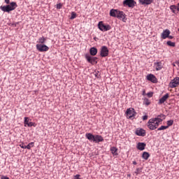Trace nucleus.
Instances as JSON below:
<instances>
[{
    "label": "nucleus",
    "instance_id": "nucleus-1",
    "mask_svg": "<svg viewBox=\"0 0 179 179\" xmlns=\"http://www.w3.org/2000/svg\"><path fill=\"white\" fill-rule=\"evenodd\" d=\"M6 6H1L0 9L3 12H6L7 13H10L12 10H15L17 7V4L16 2L12 1L10 3V0H4Z\"/></svg>",
    "mask_w": 179,
    "mask_h": 179
},
{
    "label": "nucleus",
    "instance_id": "nucleus-2",
    "mask_svg": "<svg viewBox=\"0 0 179 179\" xmlns=\"http://www.w3.org/2000/svg\"><path fill=\"white\" fill-rule=\"evenodd\" d=\"M162 122L163 119L152 118L148 122L147 125L150 131H155V129H157L160 122Z\"/></svg>",
    "mask_w": 179,
    "mask_h": 179
},
{
    "label": "nucleus",
    "instance_id": "nucleus-3",
    "mask_svg": "<svg viewBox=\"0 0 179 179\" xmlns=\"http://www.w3.org/2000/svg\"><path fill=\"white\" fill-rule=\"evenodd\" d=\"M98 28L101 31H108V30H111V26L110 24H104L102 21L99 22Z\"/></svg>",
    "mask_w": 179,
    "mask_h": 179
},
{
    "label": "nucleus",
    "instance_id": "nucleus-4",
    "mask_svg": "<svg viewBox=\"0 0 179 179\" xmlns=\"http://www.w3.org/2000/svg\"><path fill=\"white\" fill-rule=\"evenodd\" d=\"M126 115L127 118L129 120L134 118L135 115H136V111H135V109L134 108H127L126 110Z\"/></svg>",
    "mask_w": 179,
    "mask_h": 179
},
{
    "label": "nucleus",
    "instance_id": "nucleus-5",
    "mask_svg": "<svg viewBox=\"0 0 179 179\" xmlns=\"http://www.w3.org/2000/svg\"><path fill=\"white\" fill-rule=\"evenodd\" d=\"M85 59L87 62L92 64V65H96L97 64L98 58L96 57L90 56V55H85Z\"/></svg>",
    "mask_w": 179,
    "mask_h": 179
},
{
    "label": "nucleus",
    "instance_id": "nucleus-6",
    "mask_svg": "<svg viewBox=\"0 0 179 179\" xmlns=\"http://www.w3.org/2000/svg\"><path fill=\"white\" fill-rule=\"evenodd\" d=\"M178 85H179V77H176L169 83V85L171 89H174V87H177V86Z\"/></svg>",
    "mask_w": 179,
    "mask_h": 179
},
{
    "label": "nucleus",
    "instance_id": "nucleus-7",
    "mask_svg": "<svg viewBox=\"0 0 179 179\" xmlns=\"http://www.w3.org/2000/svg\"><path fill=\"white\" fill-rule=\"evenodd\" d=\"M36 50L40 51V52H44L45 51H48V50H50V48H48V46H47L46 45L37 44Z\"/></svg>",
    "mask_w": 179,
    "mask_h": 179
},
{
    "label": "nucleus",
    "instance_id": "nucleus-8",
    "mask_svg": "<svg viewBox=\"0 0 179 179\" xmlns=\"http://www.w3.org/2000/svg\"><path fill=\"white\" fill-rule=\"evenodd\" d=\"M108 48L107 46H102L101 48L100 55L102 57H108Z\"/></svg>",
    "mask_w": 179,
    "mask_h": 179
},
{
    "label": "nucleus",
    "instance_id": "nucleus-9",
    "mask_svg": "<svg viewBox=\"0 0 179 179\" xmlns=\"http://www.w3.org/2000/svg\"><path fill=\"white\" fill-rule=\"evenodd\" d=\"M136 3V2L134 0H124L123 1V5H126L127 6H129V8H134Z\"/></svg>",
    "mask_w": 179,
    "mask_h": 179
},
{
    "label": "nucleus",
    "instance_id": "nucleus-10",
    "mask_svg": "<svg viewBox=\"0 0 179 179\" xmlns=\"http://www.w3.org/2000/svg\"><path fill=\"white\" fill-rule=\"evenodd\" d=\"M116 17H117V19H122L123 22H125V20H127V15L124 13H123V11L117 10Z\"/></svg>",
    "mask_w": 179,
    "mask_h": 179
},
{
    "label": "nucleus",
    "instance_id": "nucleus-11",
    "mask_svg": "<svg viewBox=\"0 0 179 179\" xmlns=\"http://www.w3.org/2000/svg\"><path fill=\"white\" fill-rule=\"evenodd\" d=\"M135 134L138 136H145L146 135V131L143 129H137Z\"/></svg>",
    "mask_w": 179,
    "mask_h": 179
},
{
    "label": "nucleus",
    "instance_id": "nucleus-12",
    "mask_svg": "<svg viewBox=\"0 0 179 179\" xmlns=\"http://www.w3.org/2000/svg\"><path fill=\"white\" fill-rule=\"evenodd\" d=\"M147 80H150V82H152V83H157V78H156V76H155L153 74H148L147 76Z\"/></svg>",
    "mask_w": 179,
    "mask_h": 179
},
{
    "label": "nucleus",
    "instance_id": "nucleus-13",
    "mask_svg": "<svg viewBox=\"0 0 179 179\" xmlns=\"http://www.w3.org/2000/svg\"><path fill=\"white\" fill-rule=\"evenodd\" d=\"M100 142H104V138L100 135H95L94 138V143H100Z\"/></svg>",
    "mask_w": 179,
    "mask_h": 179
},
{
    "label": "nucleus",
    "instance_id": "nucleus-14",
    "mask_svg": "<svg viewBox=\"0 0 179 179\" xmlns=\"http://www.w3.org/2000/svg\"><path fill=\"white\" fill-rule=\"evenodd\" d=\"M170 33L171 32L169 29L164 30L162 34V38H163L164 40H166V38H167L169 36H170Z\"/></svg>",
    "mask_w": 179,
    "mask_h": 179
},
{
    "label": "nucleus",
    "instance_id": "nucleus-15",
    "mask_svg": "<svg viewBox=\"0 0 179 179\" xmlns=\"http://www.w3.org/2000/svg\"><path fill=\"white\" fill-rule=\"evenodd\" d=\"M155 0H138L141 5H150Z\"/></svg>",
    "mask_w": 179,
    "mask_h": 179
},
{
    "label": "nucleus",
    "instance_id": "nucleus-16",
    "mask_svg": "<svg viewBox=\"0 0 179 179\" xmlns=\"http://www.w3.org/2000/svg\"><path fill=\"white\" fill-rule=\"evenodd\" d=\"M169 97H170V95L169 93H166L159 99L158 104H163V103H164V101H166Z\"/></svg>",
    "mask_w": 179,
    "mask_h": 179
},
{
    "label": "nucleus",
    "instance_id": "nucleus-17",
    "mask_svg": "<svg viewBox=\"0 0 179 179\" xmlns=\"http://www.w3.org/2000/svg\"><path fill=\"white\" fill-rule=\"evenodd\" d=\"M94 136L95 135H93L92 133H87L85 134V138L90 142H94Z\"/></svg>",
    "mask_w": 179,
    "mask_h": 179
},
{
    "label": "nucleus",
    "instance_id": "nucleus-18",
    "mask_svg": "<svg viewBox=\"0 0 179 179\" xmlns=\"http://www.w3.org/2000/svg\"><path fill=\"white\" fill-rule=\"evenodd\" d=\"M145 147L146 143H138L137 145V149H138V150H145Z\"/></svg>",
    "mask_w": 179,
    "mask_h": 179
},
{
    "label": "nucleus",
    "instance_id": "nucleus-19",
    "mask_svg": "<svg viewBox=\"0 0 179 179\" xmlns=\"http://www.w3.org/2000/svg\"><path fill=\"white\" fill-rule=\"evenodd\" d=\"M90 55H92V57H94V55H97V48L92 47L90 50Z\"/></svg>",
    "mask_w": 179,
    "mask_h": 179
},
{
    "label": "nucleus",
    "instance_id": "nucleus-20",
    "mask_svg": "<svg viewBox=\"0 0 179 179\" xmlns=\"http://www.w3.org/2000/svg\"><path fill=\"white\" fill-rule=\"evenodd\" d=\"M155 65L156 66V71H160L163 68L162 62H157L155 63Z\"/></svg>",
    "mask_w": 179,
    "mask_h": 179
},
{
    "label": "nucleus",
    "instance_id": "nucleus-21",
    "mask_svg": "<svg viewBox=\"0 0 179 179\" xmlns=\"http://www.w3.org/2000/svg\"><path fill=\"white\" fill-rule=\"evenodd\" d=\"M117 13L118 10L111 9L110 11V15L112 16V17H117Z\"/></svg>",
    "mask_w": 179,
    "mask_h": 179
},
{
    "label": "nucleus",
    "instance_id": "nucleus-22",
    "mask_svg": "<svg viewBox=\"0 0 179 179\" xmlns=\"http://www.w3.org/2000/svg\"><path fill=\"white\" fill-rule=\"evenodd\" d=\"M45 41H47V38H45L44 36H42L38 39V43H40V44H44Z\"/></svg>",
    "mask_w": 179,
    "mask_h": 179
},
{
    "label": "nucleus",
    "instance_id": "nucleus-23",
    "mask_svg": "<svg viewBox=\"0 0 179 179\" xmlns=\"http://www.w3.org/2000/svg\"><path fill=\"white\" fill-rule=\"evenodd\" d=\"M143 170V168H137L136 169V171H134V174H136V176H138V174H141V171Z\"/></svg>",
    "mask_w": 179,
    "mask_h": 179
},
{
    "label": "nucleus",
    "instance_id": "nucleus-24",
    "mask_svg": "<svg viewBox=\"0 0 179 179\" xmlns=\"http://www.w3.org/2000/svg\"><path fill=\"white\" fill-rule=\"evenodd\" d=\"M167 45H169V47H176V43L172 42L171 41H168L166 42Z\"/></svg>",
    "mask_w": 179,
    "mask_h": 179
},
{
    "label": "nucleus",
    "instance_id": "nucleus-25",
    "mask_svg": "<svg viewBox=\"0 0 179 179\" xmlns=\"http://www.w3.org/2000/svg\"><path fill=\"white\" fill-rule=\"evenodd\" d=\"M171 10H172L173 13H176V10H177V6L172 5L170 6Z\"/></svg>",
    "mask_w": 179,
    "mask_h": 179
},
{
    "label": "nucleus",
    "instance_id": "nucleus-26",
    "mask_svg": "<svg viewBox=\"0 0 179 179\" xmlns=\"http://www.w3.org/2000/svg\"><path fill=\"white\" fill-rule=\"evenodd\" d=\"M143 104H145V106H149V105H150V101H149V99L148 98H145L144 99Z\"/></svg>",
    "mask_w": 179,
    "mask_h": 179
},
{
    "label": "nucleus",
    "instance_id": "nucleus-27",
    "mask_svg": "<svg viewBox=\"0 0 179 179\" xmlns=\"http://www.w3.org/2000/svg\"><path fill=\"white\" fill-rule=\"evenodd\" d=\"M173 124H174V120H168L166 127H168V128H169V127H171V125H173Z\"/></svg>",
    "mask_w": 179,
    "mask_h": 179
},
{
    "label": "nucleus",
    "instance_id": "nucleus-28",
    "mask_svg": "<svg viewBox=\"0 0 179 179\" xmlns=\"http://www.w3.org/2000/svg\"><path fill=\"white\" fill-rule=\"evenodd\" d=\"M167 128H169V126H161L157 129V131H164V129H167Z\"/></svg>",
    "mask_w": 179,
    "mask_h": 179
},
{
    "label": "nucleus",
    "instance_id": "nucleus-29",
    "mask_svg": "<svg viewBox=\"0 0 179 179\" xmlns=\"http://www.w3.org/2000/svg\"><path fill=\"white\" fill-rule=\"evenodd\" d=\"M155 118H159V120H166V116L164 114H160L159 115L157 116V117Z\"/></svg>",
    "mask_w": 179,
    "mask_h": 179
},
{
    "label": "nucleus",
    "instance_id": "nucleus-30",
    "mask_svg": "<svg viewBox=\"0 0 179 179\" xmlns=\"http://www.w3.org/2000/svg\"><path fill=\"white\" fill-rule=\"evenodd\" d=\"M33 146H34V143L31 142L29 143L27 145V149H31V148H33Z\"/></svg>",
    "mask_w": 179,
    "mask_h": 179
},
{
    "label": "nucleus",
    "instance_id": "nucleus-31",
    "mask_svg": "<svg viewBox=\"0 0 179 179\" xmlns=\"http://www.w3.org/2000/svg\"><path fill=\"white\" fill-rule=\"evenodd\" d=\"M110 150H111L113 155H117V150L116 148L113 147V148L110 149Z\"/></svg>",
    "mask_w": 179,
    "mask_h": 179
},
{
    "label": "nucleus",
    "instance_id": "nucleus-32",
    "mask_svg": "<svg viewBox=\"0 0 179 179\" xmlns=\"http://www.w3.org/2000/svg\"><path fill=\"white\" fill-rule=\"evenodd\" d=\"M76 17V13L75 12H72L71 13V16L70 17V19L71 20H73V19H75Z\"/></svg>",
    "mask_w": 179,
    "mask_h": 179
},
{
    "label": "nucleus",
    "instance_id": "nucleus-33",
    "mask_svg": "<svg viewBox=\"0 0 179 179\" xmlns=\"http://www.w3.org/2000/svg\"><path fill=\"white\" fill-rule=\"evenodd\" d=\"M94 76L99 79L100 78V72L99 71H95Z\"/></svg>",
    "mask_w": 179,
    "mask_h": 179
},
{
    "label": "nucleus",
    "instance_id": "nucleus-34",
    "mask_svg": "<svg viewBox=\"0 0 179 179\" xmlns=\"http://www.w3.org/2000/svg\"><path fill=\"white\" fill-rule=\"evenodd\" d=\"M150 155H149V152H144L142 155V157H149Z\"/></svg>",
    "mask_w": 179,
    "mask_h": 179
},
{
    "label": "nucleus",
    "instance_id": "nucleus-35",
    "mask_svg": "<svg viewBox=\"0 0 179 179\" xmlns=\"http://www.w3.org/2000/svg\"><path fill=\"white\" fill-rule=\"evenodd\" d=\"M24 124L25 125H27V124H29V117H24Z\"/></svg>",
    "mask_w": 179,
    "mask_h": 179
},
{
    "label": "nucleus",
    "instance_id": "nucleus-36",
    "mask_svg": "<svg viewBox=\"0 0 179 179\" xmlns=\"http://www.w3.org/2000/svg\"><path fill=\"white\" fill-rule=\"evenodd\" d=\"M148 97H153V92H150L147 93Z\"/></svg>",
    "mask_w": 179,
    "mask_h": 179
},
{
    "label": "nucleus",
    "instance_id": "nucleus-37",
    "mask_svg": "<svg viewBox=\"0 0 179 179\" xmlns=\"http://www.w3.org/2000/svg\"><path fill=\"white\" fill-rule=\"evenodd\" d=\"M20 148H22V149H27V145H26V144H24V143H21V144L20 145Z\"/></svg>",
    "mask_w": 179,
    "mask_h": 179
},
{
    "label": "nucleus",
    "instance_id": "nucleus-38",
    "mask_svg": "<svg viewBox=\"0 0 179 179\" xmlns=\"http://www.w3.org/2000/svg\"><path fill=\"white\" fill-rule=\"evenodd\" d=\"M27 125V127H33V125H34V123L31 122H28V124Z\"/></svg>",
    "mask_w": 179,
    "mask_h": 179
},
{
    "label": "nucleus",
    "instance_id": "nucleus-39",
    "mask_svg": "<svg viewBox=\"0 0 179 179\" xmlns=\"http://www.w3.org/2000/svg\"><path fill=\"white\" fill-rule=\"evenodd\" d=\"M62 8V3H59L57 5V9H61Z\"/></svg>",
    "mask_w": 179,
    "mask_h": 179
},
{
    "label": "nucleus",
    "instance_id": "nucleus-40",
    "mask_svg": "<svg viewBox=\"0 0 179 179\" xmlns=\"http://www.w3.org/2000/svg\"><path fill=\"white\" fill-rule=\"evenodd\" d=\"M148 120V115L143 116V121H146Z\"/></svg>",
    "mask_w": 179,
    "mask_h": 179
},
{
    "label": "nucleus",
    "instance_id": "nucleus-41",
    "mask_svg": "<svg viewBox=\"0 0 179 179\" xmlns=\"http://www.w3.org/2000/svg\"><path fill=\"white\" fill-rule=\"evenodd\" d=\"M1 179H9V178L8 176H3Z\"/></svg>",
    "mask_w": 179,
    "mask_h": 179
},
{
    "label": "nucleus",
    "instance_id": "nucleus-42",
    "mask_svg": "<svg viewBox=\"0 0 179 179\" xmlns=\"http://www.w3.org/2000/svg\"><path fill=\"white\" fill-rule=\"evenodd\" d=\"M167 38H170V40L174 38V37L173 36H170L169 35V36L167 37Z\"/></svg>",
    "mask_w": 179,
    "mask_h": 179
},
{
    "label": "nucleus",
    "instance_id": "nucleus-43",
    "mask_svg": "<svg viewBox=\"0 0 179 179\" xmlns=\"http://www.w3.org/2000/svg\"><path fill=\"white\" fill-rule=\"evenodd\" d=\"M143 96H146V92L145 90L143 91Z\"/></svg>",
    "mask_w": 179,
    "mask_h": 179
},
{
    "label": "nucleus",
    "instance_id": "nucleus-44",
    "mask_svg": "<svg viewBox=\"0 0 179 179\" xmlns=\"http://www.w3.org/2000/svg\"><path fill=\"white\" fill-rule=\"evenodd\" d=\"M177 10L179 12V3H178Z\"/></svg>",
    "mask_w": 179,
    "mask_h": 179
},
{
    "label": "nucleus",
    "instance_id": "nucleus-45",
    "mask_svg": "<svg viewBox=\"0 0 179 179\" xmlns=\"http://www.w3.org/2000/svg\"><path fill=\"white\" fill-rule=\"evenodd\" d=\"M133 164L136 165L137 164L136 161H134Z\"/></svg>",
    "mask_w": 179,
    "mask_h": 179
},
{
    "label": "nucleus",
    "instance_id": "nucleus-46",
    "mask_svg": "<svg viewBox=\"0 0 179 179\" xmlns=\"http://www.w3.org/2000/svg\"><path fill=\"white\" fill-rule=\"evenodd\" d=\"M176 65H178V66H179V61L176 62Z\"/></svg>",
    "mask_w": 179,
    "mask_h": 179
},
{
    "label": "nucleus",
    "instance_id": "nucleus-47",
    "mask_svg": "<svg viewBox=\"0 0 179 179\" xmlns=\"http://www.w3.org/2000/svg\"><path fill=\"white\" fill-rule=\"evenodd\" d=\"M143 159H144L145 160H148V157H144Z\"/></svg>",
    "mask_w": 179,
    "mask_h": 179
},
{
    "label": "nucleus",
    "instance_id": "nucleus-48",
    "mask_svg": "<svg viewBox=\"0 0 179 179\" xmlns=\"http://www.w3.org/2000/svg\"><path fill=\"white\" fill-rule=\"evenodd\" d=\"M178 31H179V29H178Z\"/></svg>",
    "mask_w": 179,
    "mask_h": 179
},
{
    "label": "nucleus",
    "instance_id": "nucleus-49",
    "mask_svg": "<svg viewBox=\"0 0 179 179\" xmlns=\"http://www.w3.org/2000/svg\"><path fill=\"white\" fill-rule=\"evenodd\" d=\"M0 121H1V118H0Z\"/></svg>",
    "mask_w": 179,
    "mask_h": 179
}]
</instances>
